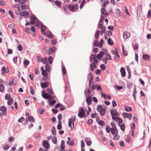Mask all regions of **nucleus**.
<instances>
[{
  "label": "nucleus",
  "mask_w": 151,
  "mask_h": 151,
  "mask_svg": "<svg viewBox=\"0 0 151 151\" xmlns=\"http://www.w3.org/2000/svg\"><path fill=\"white\" fill-rule=\"evenodd\" d=\"M68 8L72 12H75L78 9V5L77 4H70L68 6Z\"/></svg>",
  "instance_id": "1"
},
{
  "label": "nucleus",
  "mask_w": 151,
  "mask_h": 151,
  "mask_svg": "<svg viewBox=\"0 0 151 151\" xmlns=\"http://www.w3.org/2000/svg\"><path fill=\"white\" fill-rule=\"evenodd\" d=\"M110 113L112 115V119L113 120L116 119L117 117L119 116V114L115 109H112L110 110Z\"/></svg>",
  "instance_id": "2"
},
{
  "label": "nucleus",
  "mask_w": 151,
  "mask_h": 151,
  "mask_svg": "<svg viewBox=\"0 0 151 151\" xmlns=\"http://www.w3.org/2000/svg\"><path fill=\"white\" fill-rule=\"evenodd\" d=\"M80 109L79 110L78 116L80 118L84 117L85 115V112L84 109L82 107H80Z\"/></svg>",
  "instance_id": "3"
},
{
  "label": "nucleus",
  "mask_w": 151,
  "mask_h": 151,
  "mask_svg": "<svg viewBox=\"0 0 151 151\" xmlns=\"http://www.w3.org/2000/svg\"><path fill=\"white\" fill-rule=\"evenodd\" d=\"M27 2V1H23L19 3V5L21 9V10H27L28 9L29 6L25 4V3Z\"/></svg>",
  "instance_id": "4"
},
{
  "label": "nucleus",
  "mask_w": 151,
  "mask_h": 151,
  "mask_svg": "<svg viewBox=\"0 0 151 151\" xmlns=\"http://www.w3.org/2000/svg\"><path fill=\"white\" fill-rule=\"evenodd\" d=\"M98 60H94L93 63H91L90 65V69L92 71L94 70V68H96L97 64L98 63Z\"/></svg>",
  "instance_id": "5"
},
{
  "label": "nucleus",
  "mask_w": 151,
  "mask_h": 151,
  "mask_svg": "<svg viewBox=\"0 0 151 151\" xmlns=\"http://www.w3.org/2000/svg\"><path fill=\"white\" fill-rule=\"evenodd\" d=\"M42 96L44 98L47 99H49V100H52V99L55 98L54 97L49 94L47 93H45L44 94L42 93Z\"/></svg>",
  "instance_id": "6"
},
{
  "label": "nucleus",
  "mask_w": 151,
  "mask_h": 151,
  "mask_svg": "<svg viewBox=\"0 0 151 151\" xmlns=\"http://www.w3.org/2000/svg\"><path fill=\"white\" fill-rule=\"evenodd\" d=\"M37 18L34 15H32L30 17V23L31 24H34L35 21H38Z\"/></svg>",
  "instance_id": "7"
},
{
  "label": "nucleus",
  "mask_w": 151,
  "mask_h": 151,
  "mask_svg": "<svg viewBox=\"0 0 151 151\" xmlns=\"http://www.w3.org/2000/svg\"><path fill=\"white\" fill-rule=\"evenodd\" d=\"M123 115L124 118H129V120L131 119L132 117V115L131 114H129L127 113L124 112L122 114Z\"/></svg>",
  "instance_id": "8"
},
{
  "label": "nucleus",
  "mask_w": 151,
  "mask_h": 151,
  "mask_svg": "<svg viewBox=\"0 0 151 151\" xmlns=\"http://www.w3.org/2000/svg\"><path fill=\"white\" fill-rule=\"evenodd\" d=\"M42 144L43 146L46 149H48L50 147V144L48 141L44 140L42 141Z\"/></svg>",
  "instance_id": "9"
},
{
  "label": "nucleus",
  "mask_w": 151,
  "mask_h": 151,
  "mask_svg": "<svg viewBox=\"0 0 151 151\" xmlns=\"http://www.w3.org/2000/svg\"><path fill=\"white\" fill-rule=\"evenodd\" d=\"M19 14L21 17L23 16L26 18V17L27 16V17H28L29 12L27 11H23L21 12Z\"/></svg>",
  "instance_id": "10"
},
{
  "label": "nucleus",
  "mask_w": 151,
  "mask_h": 151,
  "mask_svg": "<svg viewBox=\"0 0 151 151\" xmlns=\"http://www.w3.org/2000/svg\"><path fill=\"white\" fill-rule=\"evenodd\" d=\"M142 5L141 4H139L137 8V17L140 16L142 12Z\"/></svg>",
  "instance_id": "11"
},
{
  "label": "nucleus",
  "mask_w": 151,
  "mask_h": 151,
  "mask_svg": "<svg viewBox=\"0 0 151 151\" xmlns=\"http://www.w3.org/2000/svg\"><path fill=\"white\" fill-rule=\"evenodd\" d=\"M44 34L45 35H47V37L51 39L53 38V35L51 32L49 31H47L46 32H44Z\"/></svg>",
  "instance_id": "12"
},
{
  "label": "nucleus",
  "mask_w": 151,
  "mask_h": 151,
  "mask_svg": "<svg viewBox=\"0 0 151 151\" xmlns=\"http://www.w3.org/2000/svg\"><path fill=\"white\" fill-rule=\"evenodd\" d=\"M56 51V48L55 46H53L52 47L50 48L48 51V54L50 55L52 53H55Z\"/></svg>",
  "instance_id": "13"
},
{
  "label": "nucleus",
  "mask_w": 151,
  "mask_h": 151,
  "mask_svg": "<svg viewBox=\"0 0 151 151\" xmlns=\"http://www.w3.org/2000/svg\"><path fill=\"white\" fill-rule=\"evenodd\" d=\"M6 108L4 106H2L0 107V110L3 112V115H6Z\"/></svg>",
  "instance_id": "14"
},
{
  "label": "nucleus",
  "mask_w": 151,
  "mask_h": 151,
  "mask_svg": "<svg viewBox=\"0 0 151 151\" xmlns=\"http://www.w3.org/2000/svg\"><path fill=\"white\" fill-rule=\"evenodd\" d=\"M41 87L42 88H45L47 87L49 85V83L48 82L44 83L41 82L40 83Z\"/></svg>",
  "instance_id": "15"
},
{
  "label": "nucleus",
  "mask_w": 151,
  "mask_h": 151,
  "mask_svg": "<svg viewBox=\"0 0 151 151\" xmlns=\"http://www.w3.org/2000/svg\"><path fill=\"white\" fill-rule=\"evenodd\" d=\"M92 99L91 97L90 96H87L86 99V102L88 106H89L91 104Z\"/></svg>",
  "instance_id": "16"
},
{
  "label": "nucleus",
  "mask_w": 151,
  "mask_h": 151,
  "mask_svg": "<svg viewBox=\"0 0 151 151\" xmlns=\"http://www.w3.org/2000/svg\"><path fill=\"white\" fill-rule=\"evenodd\" d=\"M121 75L122 77H124L126 75V72L125 69L123 67H121L120 70Z\"/></svg>",
  "instance_id": "17"
},
{
  "label": "nucleus",
  "mask_w": 151,
  "mask_h": 151,
  "mask_svg": "<svg viewBox=\"0 0 151 151\" xmlns=\"http://www.w3.org/2000/svg\"><path fill=\"white\" fill-rule=\"evenodd\" d=\"M130 36V33L127 32H125L123 33V37L124 39H127L129 38Z\"/></svg>",
  "instance_id": "18"
},
{
  "label": "nucleus",
  "mask_w": 151,
  "mask_h": 151,
  "mask_svg": "<svg viewBox=\"0 0 151 151\" xmlns=\"http://www.w3.org/2000/svg\"><path fill=\"white\" fill-rule=\"evenodd\" d=\"M144 60L146 61H148L150 59V56L147 54H144L142 56Z\"/></svg>",
  "instance_id": "19"
},
{
  "label": "nucleus",
  "mask_w": 151,
  "mask_h": 151,
  "mask_svg": "<svg viewBox=\"0 0 151 151\" xmlns=\"http://www.w3.org/2000/svg\"><path fill=\"white\" fill-rule=\"evenodd\" d=\"M88 79H89V82H92L93 81V77L91 73H89L88 76Z\"/></svg>",
  "instance_id": "20"
},
{
  "label": "nucleus",
  "mask_w": 151,
  "mask_h": 151,
  "mask_svg": "<svg viewBox=\"0 0 151 151\" xmlns=\"http://www.w3.org/2000/svg\"><path fill=\"white\" fill-rule=\"evenodd\" d=\"M93 60L94 61V60H97L96 56L95 55H91L89 57V61L90 62H92L93 61Z\"/></svg>",
  "instance_id": "21"
},
{
  "label": "nucleus",
  "mask_w": 151,
  "mask_h": 151,
  "mask_svg": "<svg viewBox=\"0 0 151 151\" xmlns=\"http://www.w3.org/2000/svg\"><path fill=\"white\" fill-rule=\"evenodd\" d=\"M101 11L102 14L105 15H108L109 14L107 12L105 9L104 8H101Z\"/></svg>",
  "instance_id": "22"
},
{
  "label": "nucleus",
  "mask_w": 151,
  "mask_h": 151,
  "mask_svg": "<svg viewBox=\"0 0 151 151\" xmlns=\"http://www.w3.org/2000/svg\"><path fill=\"white\" fill-rule=\"evenodd\" d=\"M111 132L112 134H118V131L116 128H111Z\"/></svg>",
  "instance_id": "23"
},
{
  "label": "nucleus",
  "mask_w": 151,
  "mask_h": 151,
  "mask_svg": "<svg viewBox=\"0 0 151 151\" xmlns=\"http://www.w3.org/2000/svg\"><path fill=\"white\" fill-rule=\"evenodd\" d=\"M62 74L63 75H65L66 73V70L65 69V67L63 63V62H62Z\"/></svg>",
  "instance_id": "24"
},
{
  "label": "nucleus",
  "mask_w": 151,
  "mask_h": 151,
  "mask_svg": "<svg viewBox=\"0 0 151 151\" xmlns=\"http://www.w3.org/2000/svg\"><path fill=\"white\" fill-rule=\"evenodd\" d=\"M84 94L86 96H90V91L89 88H86L84 91Z\"/></svg>",
  "instance_id": "25"
},
{
  "label": "nucleus",
  "mask_w": 151,
  "mask_h": 151,
  "mask_svg": "<svg viewBox=\"0 0 151 151\" xmlns=\"http://www.w3.org/2000/svg\"><path fill=\"white\" fill-rule=\"evenodd\" d=\"M136 91H136V86H134V88L133 92V93H132V96L134 97V101H136Z\"/></svg>",
  "instance_id": "26"
},
{
  "label": "nucleus",
  "mask_w": 151,
  "mask_h": 151,
  "mask_svg": "<svg viewBox=\"0 0 151 151\" xmlns=\"http://www.w3.org/2000/svg\"><path fill=\"white\" fill-rule=\"evenodd\" d=\"M116 122H118V125H119L120 123H122L123 122L122 119L121 118H119V116L116 117Z\"/></svg>",
  "instance_id": "27"
},
{
  "label": "nucleus",
  "mask_w": 151,
  "mask_h": 151,
  "mask_svg": "<svg viewBox=\"0 0 151 151\" xmlns=\"http://www.w3.org/2000/svg\"><path fill=\"white\" fill-rule=\"evenodd\" d=\"M106 110L104 109H102L101 110L99 111V112L100 113V114L101 116H104Z\"/></svg>",
  "instance_id": "28"
},
{
  "label": "nucleus",
  "mask_w": 151,
  "mask_h": 151,
  "mask_svg": "<svg viewBox=\"0 0 151 151\" xmlns=\"http://www.w3.org/2000/svg\"><path fill=\"white\" fill-rule=\"evenodd\" d=\"M107 42L109 45H112L114 44V42L113 41L112 39L110 38H109L108 39L107 41Z\"/></svg>",
  "instance_id": "29"
},
{
  "label": "nucleus",
  "mask_w": 151,
  "mask_h": 151,
  "mask_svg": "<svg viewBox=\"0 0 151 151\" xmlns=\"http://www.w3.org/2000/svg\"><path fill=\"white\" fill-rule=\"evenodd\" d=\"M52 143L53 144H56L57 142V137L55 136H53L52 138Z\"/></svg>",
  "instance_id": "30"
},
{
  "label": "nucleus",
  "mask_w": 151,
  "mask_h": 151,
  "mask_svg": "<svg viewBox=\"0 0 151 151\" xmlns=\"http://www.w3.org/2000/svg\"><path fill=\"white\" fill-rule=\"evenodd\" d=\"M62 10H63V12H64V13L66 14H68L69 13V11L68 10V9H66V7H62Z\"/></svg>",
  "instance_id": "31"
},
{
  "label": "nucleus",
  "mask_w": 151,
  "mask_h": 151,
  "mask_svg": "<svg viewBox=\"0 0 151 151\" xmlns=\"http://www.w3.org/2000/svg\"><path fill=\"white\" fill-rule=\"evenodd\" d=\"M46 29V27L44 25H42L41 27V31L42 32H45Z\"/></svg>",
  "instance_id": "32"
},
{
  "label": "nucleus",
  "mask_w": 151,
  "mask_h": 151,
  "mask_svg": "<svg viewBox=\"0 0 151 151\" xmlns=\"http://www.w3.org/2000/svg\"><path fill=\"white\" fill-rule=\"evenodd\" d=\"M51 131L53 135H56V128L54 126H53L52 127Z\"/></svg>",
  "instance_id": "33"
},
{
  "label": "nucleus",
  "mask_w": 151,
  "mask_h": 151,
  "mask_svg": "<svg viewBox=\"0 0 151 151\" xmlns=\"http://www.w3.org/2000/svg\"><path fill=\"white\" fill-rule=\"evenodd\" d=\"M100 31L99 30H97L95 34V38L96 39H97L99 37Z\"/></svg>",
  "instance_id": "34"
},
{
  "label": "nucleus",
  "mask_w": 151,
  "mask_h": 151,
  "mask_svg": "<svg viewBox=\"0 0 151 151\" xmlns=\"http://www.w3.org/2000/svg\"><path fill=\"white\" fill-rule=\"evenodd\" d=\"M55 5L58 8H61V5L60 2L58 1H55L54 2Z\"/></svg>",
  "instance_id": "35"
},
{
  "label": "nucleus",
  "mask_w": 151,
  "mask_h": 151,
  "mask_svg": "<svg viewBox=\"0 0 151 151\" xmlns=\"http://www.w3.org/2000/svg\"><path fill=\"white\" fill-rule=\"evenodd\" d=\"M46 71H47L45 70H42V74L43 76L45 77H48V74Z\"/></svg>",
  "instance_id": "36"
},
{
  "label": "nucleus",
  "mask_w": 151,
  "mask_h": 151,
  "mask_svg": "<svg viewBox=\"0 0 151 151\" xmlns=\"http://www.w3.org/2000/svg\"><path fill=\"white\" fill-rule=\"evenodd\" d=\"M62 123L61 121H59L58 123L57 126V128L58 130H60L62 129Z\"/></svg>",
  "instance_id": "37"
},
{
  "label": "nucleus",
  "mask_w": 151,
  "mask_h": 151,
  "mask_svg": "<svg viewBox=\"0 0 151 151\" xmlns=\"http://www.w3.org/2000/svg\"><path fill=\"white\" fill-rule=\"evenodd\" d=\"M119 126L120 127L121 129L124 132L125 129V125L124 124H120Z\"/></svg>",
  "instance_id": "38"
},
{
  "label": "nucleus",
  "mask_w": 151,
  "mask_h": 151,
  "mask_svg": "<svg viewBox=\"0 0 151 151\" xmlns=\"http://www.w3.org/2000/svg\"><path fill=\"white\" fill-rule=\"evenodd\" d=\"M51 100H49V103L50 105L51 106L54 105L56 102V101L55 100H52L51 101H50Z\"/></svg>",
  "instance_id": "39"
},
{
  "label": "nucleus",
  "mask_w": 151,
  "mask_h": 151,
  "mask_svg": "<svg viewBox=\"0 0 151 151\" xmlns=\"http://www.w3.org/2000/svg\"><path fill=\"white\" fill-rule=\"evenodd\" d=\"M127 70L128 73V79H129L131 78V73L130 69L129 68H127Z\"/></svg>",
  "instance_id": "40"
},
{
  "label": "nucleus",
  "mask_w": 151,
  "mask_h": 151,
  "mask_svg": "<svg viewBox=\"0 0 151 151\" xmlns=\"http://www.w3.org/2000/svg\"><path fill=\"white\" fill-rule=\"evenodd\" d=\"M98 123V124L101 126H103L105 124V122L102 120H99Z\"/></svg>",
  "instance_id": "41"
},
{
  "label": "nucleus",
  "mask_w": 151,
  "mask_h": 151,
  "mask_svg": "<svg viewBox=\"0 0 151 151\" xmlns=\"http://www.w3.org/2000/svg\"><path fill=\"white\" fill-rule=\"evenodd\" d=\"M47 62V58L46 57L42 58L41 60V62L44 64H46Z\"/></svg>",
  "instance_id": "42"
},
{
  "label": "nucleus",
  "mask_w": 151,
  "mask_h": 151,
  "mask_svg": "<svg viewBox=\"0 0 151 151\" xmlns=\"http://www.w3.org/2000/svg\"><path fill=\"white\" fill-rule=\"evenodd\" d=\"M14 6L15 8H17L18 11H20L21 9L20 8V6L19 3V4H16L14 5Z\"/></svg>",
  "instance_id": "43"
},
{
  "label": "nucleus",
  "mask_w": 151,
  "mask_h": 151,
  "mask_svg": "<svg viewBox=\"0 0 151 151\" xmlns=\"http://www.w3.org/2000/svg\"><path fill=\"white\" fill-rule=\"evenodd\" d=\"M5 90L4 86L3 84H0V91L1 92H4Z\"/></svg>",
  "instance_id": "44"
},
{
  "label": "nucleus",
  "mask_w": 151,
  "mask_h": 151,
  "mask_svg": "<svg viewBox=\"0 0 151 151\" xmlns=\"http://www.w3.org/2000/svg\"><path fill=\"white\" fill-rule=\"evenodd\" d=\"M93 45L96 47H99V43L98 41L97 40H95L93 43Z\"/></svg>",
  "instance_id": "45"
},
{
  "label": "nucleus",
  "mask_w": 151,
  "mask_h": 151,
  "mask_svg": "<svg viewBox=\"0 0 151 151\" xmlns=\"http://www.w3.org/2000/svg\"><path fill=\"white\" fill-rule=\"evenodd\" d=\"M65 147V141L63 140L61 142V147L62 149H64Z\"/></svg>",
  "instance_id": "46"
},
{
  "label": "nucleus",
  "mask_w": 151,
  "mask_h": 151,
  "mask_svg": "<svg viewBox=\"0 0 151 151\" xmlns=\"http://www.w3.org/2000/svg\"><path fill=\"white\" fill-rule=\"evenodd\" d=\"M11 96L10 94L7 93L5 95V99L6 100L11 99Z\"/></svg>",
  "instance_id": "47"
},
{
  "label": "nucleus",
  "mask_w": 151,
  "mask_h": 151,
  "mask_svg": "<svg viewBox=\"0 0 151 151\" xmlns=\"http://www.w3.org/2000/svg\"><path fill=\"white\" fill-rule=\"evenodd\" d=\"M29 120L31 122H35V118L32 116H29Z\"/></svg>",
  "instance_id": "48"
},
{
  "label": "nucleus",
  "mask_w": 151,
  "mask_h": 151,
  "mask_svg": "<svg viewBox=\"0 0 151 151\" xmlns=\"http://www.w3.org/2000/svg\"><path fill=\"white\" fill-rule=\"evenodd\" d=\"M101 22H99L98 24V27L99 29H102L104 27H106L105 26H103L102 24L101 23Z\"/></svg>",
  "instance_id": "49"
},
{
  "label": "nucleus",
  "mask_w": 151,
  "mask_h": 151,
  "mask_svg": "<svg viewBox=\"0 0 151 151\" xmlns=\"http://www.w3.org/2000/svg\"><path fill=\"white\" fill-rule=\"evenodd\" d=\"M76 120V116H72L69 119H68V120H70V121H71L72 122H73L75 121Z\"/></svg>",
  "instance_id": "50"
},
{
  "label": "nucleus",
  "mask_w": 151,
  "mask_h": 151,
  "mask_svg": "<svg viewBox=\"0 0 151 151\" xmlns=\"http://www.w3.org/2000/svg\"><path fill=\"white\" fill-rule=\"evenodd\" d=\"M42 25L41 23L40 22H39L38 20L36 21V23L35 26L37 27H41V25Z\"/></svg>",
  "instance_id": "51"
},
{
  "label": "nucleus",
  "mask_w": 151,
  "mask_h": 151,
  "mask_svg": "<svg viewBox=\"0 0 151 151\" xmlns=\"http://www.w3.org/2000/svg\"><path fill=\"white\" fill-rule=\"evenodd\" d=\"M107 50H103V52H100V54L101 55V57H103V55L105 54V53H107Z\"/></svg>",
  "instance_id": "52"
},
{
  "label": "nucleus",
  "mask_w": 151,
  "mask_h": 151,
  "mask_svg": "<svg viewBox=\"0 0 151 151\" xmlns=\"http://www.w3.org/2000/svg\"><path fill=\"white\" fill-rule=\"evenodd\" d=\"M119 136L117 134H116L114 135L113 138V139L114 140H118L119 139Z\"/></svg>",
  "instance_id": "53"
},
{
  "label": "nucleus",
  "mask_w": 151,
  "mask_h": 151,
  "mask_svg": "<svg viewBox=\"0 0 151 151\" xmlns=\"http://www.w3.org/2000/svg\"><path fill=\"white\" fill-rule=\"evenodd\" d=\"M105 58L107 60H111V57L109 54H106V55Z\"/></svg>",
  "instance_id": "54"
},
{
  "label": "nucleus",
  "mask_w": 151,
  "mask_h": 151,
  "mask_svg": "<svg viewBox=\"0 0 151 151\" xmlns=\"http://www.w3.org/2000/svg\"><path fill=\"white\" fill-rule=\"evenodd\" d=\"M45 70L47 72H49L50 71V67L49 65L48 64H46L45 66Z\"/></svg>",
  "instance_id": "55"
},
{
  "label": "nucleus",
  "mask_w": 151,
  "mask_h": 151,
  "mask_svg": "<svg viewBox=\"0 0 151 151\" xmlns=\"http://www.w3.org/2000/svg\"><path fill=\"white\" fill-rule=\"evenodd\" d=\"M47 92L50 94H52L53 93V90L50 88H48L47 89Z\"/></svg>",
  "instance_id": "56"
},
{
  "label": "nucleus",
  "mask_w": 151,
  "mask_h": 151,
  "mask_svg": "<svg viewBox=\"0 0 151 151\" xmlns=\"http://www.w3.org/2000/svg\"><path fill=\"white\" fill-rule=\"evenodd\" d=\"M8 100V101H7V103L8 105H11L12 104H13V99H9Z\"/></svg>",
  "instance_id": "57"
},
{
  "label": "nucleus",
  "mask_w": 151,
  "mask_h": 151,
  "mask_svg": "<svg viewBox=\"0 0 151 151\" xmlns=\"http://www.w3.org/2000/svg\"><path fill=\"white\" fill-rule=\"evenodd\" d=\"M106 131L108 133H109L111 131V128H110L109 126H107L106 127Z\"/></svg>",
  "instance_id": "58"
},
{
  "label": "nucleus",
  "mask_w": 151,
  "mask_h": 151,
  "mask_svg": "<svg viewBox=\"0 0 151 151\" xmlns=\"http://www.w3.org/2000/svg\"><path fill=\"white\" fill-rule=\"evenodd\" d=\"M102 106L101 105H99L97 106V110L99 112V111L101 109H102Z\"/></svg>",
  "instance_id": "59"
},
{
  "label": "nucleus",
  "mask_w": 151,
  "mask_h": 151,
  "mask_svg": "<svg viewBox=\"0 0 151 151\" xmlns=\"http://www.w3.org/2000/svg\"><path fill=\"white\" fill-rule=\"evenodd\" d=\"M132 83L130 82H128L127 84V88L129 89H131V86L132 85Z\"/></svg>",
  "instance_id": "60"
},
{
  "label": "nucleus",
  "mask_w": 151,
  "mask_h": 151,
  "mask_svg": "<svg viewBox=\"0 0 151 151\" xmlns=\"http://www.w3.org/2000/svg\"><path fill=\"white\" fill-rule=\"evenodd\" d=\"M85 2V0H83V1H82L81 4L80 5V8L81 9L83 6Z\"/></svg>",
  "instance_id": "61"
},
{
  "label": "nucleus",
  "mask_w": 151,
  "mask_h": 151,
  "mask_svg": "<svg viewBox=\"0 0 151 151\" xmlns=\"http://www.w3.org/2000/svg\"><path fill=\"white\" fill-rule=\"evenodd\" d=\"M48 60L49 63L51 64L53 62V58L51 56H50L48 58Z\"/></svg>",
  "instance_id": "62"
},
{
  "label": "nucleus",
  "mask_w": 151,
  "mask_h": 151,
  "mask_svg": "<svg viewBox=\"0 0 151 151\" xmlns=\"http://www.w3.org/2000/svg\"><path fill=\"white\" fill-rule=\"evenodd\" d=\"M101 69L102 70H104L106 68V66L103 64H101L100 65Z\"/></svg>",
  "instance_id": "63"
},
{
  "label": "nucleus",
  "mask_w": 151,
  "mask_h": 151,
  "mask_svg": "<svg viewBox=\"0 0 151 151\" xmlns=\"http://www.w3.org/2000/svg\"><path fill=\"white\" fill-rule=\"evenodd\" d=\"M147 17L148 18H150L151 17V10H148Z\"/></svg>",
  "instance_id": "64"
}]
</instances>
